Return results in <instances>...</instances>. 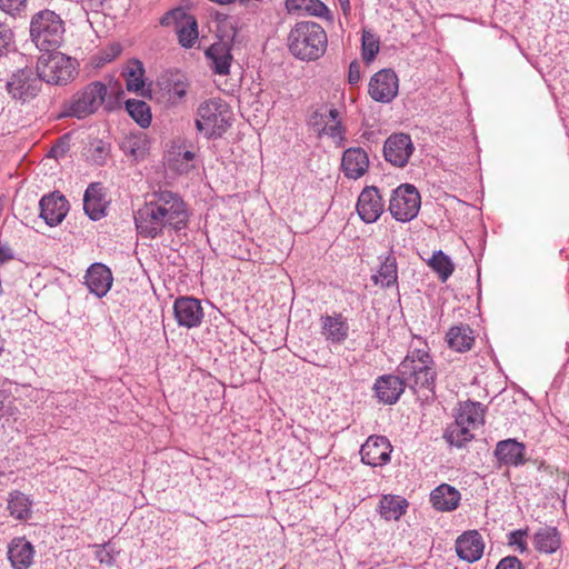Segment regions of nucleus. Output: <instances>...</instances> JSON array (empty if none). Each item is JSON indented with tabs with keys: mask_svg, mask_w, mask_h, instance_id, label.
<instances>
[{
	"mask_svg": "<svg viewBox=\"0 0 569 569\" xmlns=\"http://www.w3.org/2000/svg\"><path fill=\"white\" fill-rule=\"evenodd\" d=\"M189 222V211L183 199L176 192H153L134 213V223L142 238L154 239L166 229L180 231Z\"/></svg>",
	"mask_w": 569,
	"mask_h": 569,
	"instance_id": "obj_1",
	"label": "nucleus"
},
{
	"mask_svg": "<svg viewBox=\"0 0 569 569\" xmlns=\"http://www.w3.org/2000/svg\"><path fill=\"white\" fill-rule=\"evenodd\" d=\"M407 387L417 391L419 389L433 390L437 371L426 341L418 338L411 345L407 356L397 368Z\"/></svg>",
	"mask_w": 569,
	"mask_h": 569,
	"instance_id": "obj_2",
	"label": "nucleus"
},
{
	"mask_svg": "<svg viewBox=\"0 0 569 569\" xmlns=\"http://www.w3.org/2000/svg\"><path fill=\"white\" fill-rule=\"evenodd\" d=\"M328 38L325 29L313 21L297 22L289 32L288 48L296 58L313 61L327 50Z\"/></svg>",
	"mask_w": 569,
	"mask_h": 569,
	"instance_id": "obj_3",
	"label": "nucleus"
},
{
	"mask_svg": "<svg viewBox=\"0 0 569 569\" xmlns=\"http://www.w3.org/2000/svg\"><path fill=\"white\" fill-rule=\"evenodd\" d=\"M218 40L213 42L207 50L206 57L211 62V69L216 74L227 76L230 73L233 52L241 49L244 42V36L236 28L230 19L220 22Z\"/></svg>",
	"mask_w": 569,
	"mask_h": 569,
	"instance_id": "obj_4",
	"label": "nucleus"
},
{
	"mask_svg": "<svg viewBox=\"0 0 569 569\" xmlns=\"http://www.w3.org/2000/svg\"><path fill=\"white\" fill-rule=\"evenodd\" d=\"M64 22L54 11L44 9L32 16L30 38L42 52L57 50L62 43Z\"/></svg>",
	"mask_w": 569,
	"mask_h": 569,
	"instance_id": "obj_5",
	"label": "nucleus"
},
{
	"mask_svg": "<svg viewBox=\"0 0 569 569\" xmlns=\"http://www.w3.org/2000/svg\"><path fill=\"white\" fill-rule=\"evenodd\" d=\"M232 112L221 98L201 102L197 109L196 128L207 138L221 137L231 126Z\"/></svg>",
	"mask_w": 569,
	"mask_h": 569,
	"instance_id": "obj_6",
	"label": "nucleus"
},
{
	"mask_svg": "<svg viewBox=\"0 0 569 569\" xmlns=\"http://www.w3.org/2000/svg\"><path fill=\"white\" fill-rule=\"evenodd\" d=\"M73 72L72 60L57 50L43 52L37 62V74L41 82L66 84L72 79Z\"/></svg>",
	"mask_w": 569,
	"mask_h": 569,
	"instance_id": "obj_7",
	"label": "nucleus"
},
{
	"mask_svg": "<svg viewBox=\"0 0 569 569\" xmlns=\"http://www.w3.org/2000/svg\"><path fill=\"white\" fill-rule=\"evenodd\" d=\"M420 207L421 197L417 188L402 183L392 191L388 209L397 221L409 222L418 216Z\"/></svg>",
	"mask_w": 569,
	"mask_h": 569,
	"instance_id": "obj_8",
	"label": "nucleus"
},
{
	"mask_svg": "<svg viewBox=\"0 0 569 569\" xmlns=\"http://www.w3.org/2000/svg\"><path fill=\"white\" fill-rule=\"evenodd\" d=\"M108 93V88L101 81H93L86 86L83 90L76 93L70 103V114L82 119L93 112L103 103Z\"/></svg>",
	"mask_w": 569,
	"mask_h": 569,
	"instance_id": "obj_9",
	"label": "nucleus"
},
{
	"mask_svg": "<svg viewBox=\"0 0 569 569\" xmlns=\"http://www.w3.org/2000/svg\"><path fill=\"white\" fill-rule=\"evenodd\" d=\"M41 79L31 68L19 69L7 81L6 88L12 99L27 102L41 90Z\"/></svg>",
	"mask_w": 569,
	"mask_h": 569,
	"instance_id": "obj_10",
	"label": "nucleus"
},
{
	"mask_svg": "<svg viewBox=\"0 0 569 569\" xmlns=\"http://www.w3.org/2000/svg\"><path fill=\"white\" fill-rule=\"evenodd\" d=\"M399 79L391 69H382L376 72L368 84L370 98L377 102L389 103L398 94Z\"/></svg>",
	"mask_w": 569,
	"mask_h": 569,
	"instance_id": "obj_11",
	"label": "nucleus"
},
{
	"mask_svg": "<svg viewBox=\"0 0 569 569\" xmlns=\"http://www.w3.org/2000/svg\"><path fill=\"white\" fill-rule=\"evenodd\" d=\"M413 150L412 140L406 133H393L387 138L383 144L386 161L398 168L407 166Z\"/></svg>",
	"mask_w": 569,
	"mask_h": 569,
	"instance_id": "obj_12",
	"label": "nucleus"
},
{
	"mask_svg": "<svg viewBox=\"0 0 569 569\" xmlns=\"http://www.w3.org/2000/svg\"><path fill=\"white\" fill-rule=\"evenodd\" d=\"M173 315L178 326L187 329L199 327L204 317L200 300L187 296L174 300Z\"/></svg>",
	"mask_w": 569,
	"mask_h": 569,
	"instance_id": "obj_13",
	"label": "nucleus"
},
{
	"mask_svg": "<svg viewBox=\"0 0 569 569\" xmlns=\"http://www.w3.org/2000/svg\"><path fill=\"white\" fill-rule=\"evenodd\" d=\"M392 446L385 436H370L360 448L361 461L371 467H382L390 461Z\"/></svg>",
	"mask_w": 569,
	"mask_h": 569,
	"instance_id": "obj_14",
	"label": "nucleus"
},
{
	"mask_svg": "<svg viewBox=\"0 0 569 569\" xmlns=\"http://www.w3.org/2000/svg\"><path fill=\"white\" fill-rule=\"evenodd\" d=\"M383 200L376 187H367L359 194L357 212L366 223L376 222L383 212Z\"/></svg>",
	"mask_w": 569,
	"mask_h": 569,
	"instance_id": "obj_15",
	"label": "nucleus"
},
{
	"mask_svg": "<svg viewBox=\"0 0 569 569\" xmlns=\"http://www.w3.org/2000/svg\"><path fill=\"white\" fill-rule=\"evenodd\" d=\"M457 556L468 562L473 563L481 559L485 550V541L477 530L462 532L455 542Z\"/></svg>",
	"mask_w": 569,
	"mask_h": 569,
	"instance_id": "obj_16",
	"label": "nucleus"
},
{
	"mask_svg": "<svg viewBox=\"0 0 569 569\" xmlns=\"http://www.w3.org/2000/svg\"><path fill=\"white\" fill-rule=\"evenodd\" d=\"M39 207L40 217L50 227L60 224L69 211L68 200L59 192L43 196L39 202Z\"/></svg>",
	"mask_w": 569,
	"mask_h": 569,
	"instance_id": "obj_17",
	"label": "nucleus"
},
{
	"mask_svg": "<svg viewBox=\"0 0 569 569\" xmlns=\"http://www.w3.org/2000/svg\"><path fill=\"white\" fill-rule=\"evenodd\" d=\"M84 279L89 291L98 298L104 297L111 289L113 282L111 270L103 263L99 262L89 267Z\"/></svg>",
	"mask_w": 569,
	"mask_h": 569,
	"instance_id": "obj_18",
	"label": "nucleus"
},
{
	"mask_svg": "<svg viewBox=\"0 0 569 569\" xmlns=\"http://www.w3.org/2000/svg\"><path fill=\"white\" fill-rule=\"evenodd\" d=\"M7 553L13 569H29L36 551L33 545L24 537H16L8 545Z\"/></svg>",
	"mask_w": 569,
	"mask_h": 569,
	"instance_id": "obj_19",
	"label": "nucleus"
},
{
	"mask_svg": "<svg viewBox=\"0 0 569 569\" xmlns=\"http://www.w3.org/2000/svg\"><path fill=\"white\" fill-rule=\"evenodd\" d=\"M407 387L402 377L398 373L379 377L375 382L377 398L388 405L396 403Z\"/></svg>",
	"mask_w": 569,
	"mask_h": 569,
	"instance_id": "obj_20",
	"label": "nucleus"
},
{
	"mask_svg": "<svg viewBox=\"0 0 569 569\" xmlns=\"http://www.w3.org/2000/svg\"><path fill=\"white\" fill-rule=\"evenodd\" d=\"M526 446L516 439L501 440L496 445L495 457L505 466L519 467L526 463Z\"/></svg>",
	"mask_w": 569,
	"mask_h": 569,
	"instance_id": "obj_21",
	"label": "nucleus"
},
{
	"mask_svg": "<svg viewBox=\"0 0 569 569\" xmlns=\"http://www.w3.org/2000/svg\"><path fill=\"white\" fill-rule=\"evenodd\" d=\"M369 167L367 152L361 148L347 149L341 159V169L347 178L358 179L362 177Z\"/></svg>",
	"mask_w": 569,
	"mask_h": 569,
	"instance_id": "obj_22",
	"label": "nucleus"
},
{
	"mask_svg": "<svg viewBox=\"0 0 569 569\" xmlns=\"http://www.w3.org/2000/svg\"><path fill=\"white\" fill-rule=\"evenodd\" d=\"M321 335L331 343L340 345L345 342L349 336V325L347 319L341 313L335 316H322Z\"/></svg>",
	"mask_w": 569,
	"mask_h": 569,
	"instance_id": "obj_23",
	"label": "nucleus"
},
{
	"mask_svg": "<svg viewBox=\"0 0 569 569\" xmlns=\"http://www.w3.org/2000/svg\"><path fill=\"white\" fill-rule=\"evenodd\" d=\"M461 499L460 492L448 483H441L430 493L432 507L442 512L456 510Z\"/></svg>",
	"mask_w": 569,
	"mask_h": 569,
	"instance_id": "obj_24",
	"label": "nucleus"
},
{
	"mask_svg": "<svg viewBox=\"0 0 569 569\" xmlns=\"http://www.w3.org/2000/svg\"><path fill=\"white\" fill-rule=\"evenodd\" d=\"M83 210L93 221L106 216V201L100 183H90L83 194Z\"/></svg>",
	"mask_w": 569,
	"mask_h": 569,
	"instance_id": "obj_25",
	"label": "nucleus"
},
{
	"mask_svg": "<svg viewBox=\"0 0 569 569\" xmlns=\"http://www.w3.org/2000/svg\"><path fill=\"white\" fill-rule=\"evenodd\" d=\"M532 542L539 552L551 555L560 548L561 536L556 527L545 526L535 532Z\"/></svg>",
	"mask_w": 569,
	"mask_h": 569,
	"instance_id": "obj_26",
	"label": "nucleus"
},
{
	"mask_svg": "<svg viewBox=\"0 0 569 569\" xmlns=\"http://www.w3.org/2000/svg\"><path fill=\"white\" fill-rule=\"evenodd\" d=\"M456 420L461 426L475 430L485 423V407L480 402H462L456 415Z\"/></svg>",
	"mask_w": 569,
	"mask_h": 569,
	"instance_id": "obj_27",
	"label": "nucleus"
},
{
	"mask_svg": "<svg viewBox=\"0 0 569 569\" xmlns=\"http://www.w3.org/2000/svg\"><path fill=\"white\" fill-rule=\"evenodd\" d=\"M448 346L458 352L470 350L475 343L473 330L468 325L453 326L447 332Z\"/></svg>",
	"mask_w": 569,
	"mask_h": 569,
	"instance_id": "obj_28",
	"label": "nucleus"
},
{
	"mask_svg": "<svg viewBox=\"0 0 569 569\" xmlns=\"http://www.w3.org/2000/svg\"><path fill=\"white\" fill-rule=\"evenodd\" d=\"M120 149L127 157L139 161L146 157L149 150V140L144 132H136L126 136L121 143Z\"/></svg>",
	"mask_w": 569,
	"mask_h": 569,
	"instance_id": "obj_29",
	"label": "nucleus"
},
{
	"mask_svg": "<svg viewBox=\"0 0 569 569\" xmlns=\"http://www.w3.org/2000/svg\"><path fill=\"white\" fill-rule=\"evenodd\" d=\"M371 280L382 288H390L398 283V267L393 254L390 253L381 260L380 267Z\"/></svg>",
	"mask_w": 569,
	"mask_h": 569,
	"instance_id": "obj_30",
	"label": "nucleus"
},
{
	"mask_svg": "<svg viewBox=\"0 0 569 569\" xmlns=\"http://www.w3.org/2000/svg\"><path fill=\"white\" fill-rule=\"evenodd\" d=\"M32 501L21 491H12L8 497L7 510L17 520L26 521L31 517Z\"/></svg>",
	"mask_w": 569,
	"mask_h": 569,
	"instance_id": "obj_31",
	"label": "nucleus"
},
{
	"mask_svg": "<svg viewBox=\"0 0 569 569\" xmlns=\"http://www.w3.org/2000/svg\"><path fill=\"white\" fill-rule=\"evenodd\" d=\"M83 154L90 163L102 167L111 157V143L98 138L91 139Z\"/></svg>",
	"mask_w": 569,
	"mask_h": 569,
	"instance_id": "obj_32",
	"label": "nucleus"
},
{
	"mask_svg": "<svg viewBox=\"0 0 569 569\" xmlns=\"http://www.w3.org/2000/svg\"><path fill=\"white\" fill-rule=\"evenodd\" d=\"M408 502L400 496L386 495L379 503V512L386 520H398L407 510Z\"/></svg>",
	"mask_w": 569,
	"mask_h": 569,
	"instance_id": "obj_33",
	"label": "nucleus"
},
{
	"mask_svg": "<svg viewBox=\"0 0 569 569\" xmlns=\"http://www.w3.org/2000/svg\"><path fill=\"white\" fill-rule=\"evenodd\" d=\"M123 76L129 91L138 92L144 87V68L141 61L131 60L123 71Z\"/></svg>",
	"mask_w": 569,
	"mask_h": 569,
	"instance_id": "obj_34",
	"label": "nucleus"
},
{
	"mask_svg": "<svg viewBox=\"0 0 569 569\" xmlns=\"http://www.w3.org/2000/svg\"><path fill=\"white\" fill-rule=\"evenodd\" d=\"M472 431L473 430L470 428L461 426L459 421L455 420V423L447 428L443 437L450 446L462 448L473 439Z\"/></svg>",
	"mask_w": 569,
	"mask_h": 569,
	"instance_id": "obj_35",
	"label": "nucleus"
},
{
	"mask_svg": "<svg viewBox=\"0 0 569 569\" xmlns=\"http://www.w3.org/2000/svg\"><path fill=\"white\" fill-rule=\"evenodd\" d=\"M126 109L130 117L141 127L148 128L151 123V112L147 102L129 99L126 101Z\"/></svg>",
	"mask_w": 569,
	"mask_h": 569,
	"instance_id": "obj_36",
	"label": "nucleus"
},
{
	"mask_svg": "<svg viewBox=\"0 0 569 569\" xmlns=\"http://www.w3.org/2000/svg\"><path fill=\"white\" fill-rule=\"evenodd\" d=\"M428 264L442 282L447 281L455 271V264L451 259L441 250L433 252Z\"/></svg>",
	"mask_w": 569,
	"mask_h": 569,
	"instance_id": "obj_37",
	"label": "nucleus"
},
{
	"mask_svg": "<svg viewBox=\"0 0 569 569\" xmlns=\"http://www.w3.org/2000/svg\"><path fill=\"white\" fill-rule=\"evenodd\" d=\"M380 49L379 38L370 30H363L361 37V54L366 63L375 60Z\"/></svg>",
	"mask_w": 569,
	"mask_h": 569,
	"instance_id": "obj_38",
	"label": "nucleus"
},
{
	"mask_svg": "<svg viewBox=\"0 0 569 569\" xmlns=\"http://www.w3.org/2000/svg\"><path fill=\"white\" fill-rule=\"evenodd\" d=\"M179 43L187 49H190L194 46L198 40V23L196 18L189 19L186 21L183 26L176 30Z\"/></svg>",
	"mask_w": 569,
	"mask_h": 569,
	"instance_id": "obj_39",
	"label": "nucleus"
},
{
	"mask_svg": "<svg viewBox=\"0 0 569 569\" xmlns=\"http://www.w3.org/2000/svg\"><path fill=\"white\" fill-rule=\"evenodd\" d=\"M189 83L184 76H178L174 79L168 80L166 90L169 96V101L177 104L186 97Z\"/></svg>",
	"mask_w": 569,
	"mask_h": 569,
	"instance_id": "obj_40",
	"label": "nucleus"
},
{
	"mask_svg": "<svg viewBox=\"0 0 569 569\" xmlns=\"http://www.w3.org/2000/svg\"><path fill=\"white\" fill-rule=\"evenodd\" d=\"M192 18L193 16L189 14L186 9L177 7L169 10L161 17L160 24L162 27H174L177 30L183 26L187 20Z\"/></svg>",
	"mask_w": 569,
	"mask_h": 569,
	"instance_id": "obj_41",
	"label": "nucleus"
},
{
	"mask_svg": "<svg viewBox=\"0 0 569 569\" xmlns=\"http://www.w3.org/2000/svg\"><path fill=\"white\" fill-rule=\"evenodd\" d=\"M339 112L337 109L331 108V119L327 121L326 129L322 133V136H328L331 138L336 143H341L345 139L343 137V128L341 122L338 119Z\"/></svg>",
	"mask_w": 569,
	"mask_h": 569,
	"instance_id": "obj_42",
	"label": "nucleus"
},
{
	"mask_svg": "<svg viewBox=\"0 0 569 569\" xmlns=\"http://www.w3.org/2000/svg\"><path fill=\"white\" fill-rule=\"evenodd\" d=\"M329 119H331V109H329V110H327L325 108L317 109L310 116V118L308 120V124L318 134V137H322V133L327 126V121H329Z\"/></svg>",
	"mask_w": 569,
	"mask_h": 569,
	"instance_id": "obj_43",
	"label": "nucleus"
},
{
	"mask_svg": "<svg viewBox=\"0 0 569 569\" xmlns=\"http://www.w3.org/2000/svg\"><path fill=\"white\" fill-rule=\"evenodd\" d=\"M193 160L194 153L187 150L179 153L171 160V168L180 174L188 173L192 168H194Z\"/></svg>",
	"mask_w": 569,
	"mask_h": 569,
	"instance_id": "obj_44",
	"label": "nucleus"
},
{
	"mask_svg": "<svg viewBox=\"0 0 569 569\" xmlns=\"http://www.w3.org/2000/svg\"><path fill=\"white\" fill-rule=\"evenodd\" d=\"M96 559L104 566L111 567L116 563V556L118 551L113 548L111 542H106L103 545H96Z\"/></svg>",
	"mask_w": 569,
	"mask_h": 569,
	"instance_id": "obj_45",
	"label": "nucleus"
},
{
	"mask_svg": "<svg viewBox=\"0 0 569 569\" xmlns=\"http://www.w3.org/2000/svg\"><path fill=\"white\" fill-rule=\"evenodd\" d=\"M302 2L303 10L309 16L328 18L330 14L328 7L320 0H302Z\"/></svg>",
	"mask_w": 569,
	"mask_h": 569,
	"instance_id": "obj_46",
	"label": "nucleus"
},
{
	"mask_svg": "<svg viewBox=\"0 0 569 569\" xmlns=\"http://www.w3.org/2000/svg\"><path fill=\"white\" fill-rule=\"evenodd\" d=\"M528 536V529H518L508 533V543L517 548L520 553L528 550L526 537Z\"/></svg>",
	"mask_w": 569,
	"mask_h": 569,
	"instance_id": "obj_47",
	"label": "nucleus"
},
{
	"mask_svg": "<svg viewBox=\"0 0 569 569\" xmlns=\"http://www.w3.org/2000/svg\"><path fill=\"white\" fill-rule=\"evenodd\" d=\"M28 0H0V9L11 16H18L27 8Z\"/></svg>",
	"mask_w": 569,
	"mask_h": 569,
	"instance_id": "obj_48",
	"label": "nucleus"
},
{
	"mask_svg": "<svg viewBox=\"0 0 569 569\" xmlns=\"http://www.w3.org/2000/svg\"><path fill=\"white\" fill-rule=\"evenodd\" d=\"M12 40L13 33L11 29L7 24L0 22V56L6 52Z\"/></svg>",
	"mask_w": 569,
	"mask_h": 569,
	"instance_id": "obj_49",
	"label": "nucleus"
},
{
	"mask_svg": "<svg viewBox=\"0 0 569 569\" xmlns=\"http://www.w3.org/2000/svg\"><path fill=\"white\" fill-rule=\"evenodd\" d=\"M360 80H361V66H360L359 61L353 60L349 64L348 82L352 86H356L359 83Z\"/></svg>",
	"mask_w": 569,
	"mask_h": 569,
	"instance_id": "obj_50",
	"label": "nucleus"
},
{
	"mask_svg": "<svg viewBox=\"0 0 569 569\" xmlns=\"http://www.w3.org/2000/svg\"><path fill=\"white\" fill-rule=\"evenodd\" d=\"M496 569H523L521 561L515 556L502 558Z\"/></svg>",
	"mask_w": 569,
	"mask_h": 569,
	"instance_id": "obj_51",
	"label": "nucleus"
},
{
	"mask_svg": "<svg viewBox=\"0 0 569 569\" xmlns=\"http://www.w3.org/2000/svg\"><path fill=\"white\" fill-rule=\"evenodd\" d=\"M121 46L119 43H112L106 51L102 52L101 60L103 62H111L121 53Z\"/></svg>",
	"mask_w": 569,
	"mask_h": 569,
	"instance_id": "obj_52",
	"label": "nucleus"
},
{
	"mask_svg": "<svg viewBox=\"0 0 569 569\" xmlns=\"http://www.w3.org/2000/svg\"><path fill=\"white\" fill-rule=\"evenodd\" d=\"M284 7L289 13H292L301 9L303 10V2L302 0H286Z\"/></svg>",
	"mask_w": 569,
	"mask_h": 569,
	"instance_id": "obj_53",
	"label": "nucleus"
},
{
	"mask_svg": "<svg viewBox=\"0 0 569 569\" xmlns=\"http://www.w3.org/2000/svg\"><path fill=\"white\" fill-rule=\"evenodd\" d=\"M13 259V252L9 247H0V262Z\"/></svg>",
	"mask_w": 569,
	"mask_h": 569,
	"instance_id": "obj_54",
	"label": "nucleus"
},
{
	"mask_svg": "<svg viewBox=\"0 0 569 569\" xmlns=\"http://www.w3.org/2000/svg\"><path fill=\"white\" fill-rule=\"evenodd\" d=\"M343 13L348 16L351 11L350 1L349 0H338Z\"/></svg>",
	"mask_w": 569,
	"mask_h": 569,
	"instance_id": "obj_55",
	"label": "nucleus"
},
{
	"mask_svg": "<svg viewBox=\"0 0 569 569\" xmlns=\"http://www.w3.org/2000/svg\"><path fill=\"white\" fill-rule=\"evenodd\" d=\"M2 409V401L0 400V410Z\"/></svg>",
	"mask_w": 569,
	"mask_h": 569,
	"instance_id": "obj_56",
	"label": "nucleus"
}]
</instances>
